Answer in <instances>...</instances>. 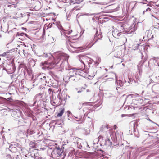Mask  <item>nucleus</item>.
<instances>
[{
  "label": "nucleus",
  "instance_id": "nucleus-24",
  "mask_svg": "<svg viewBox=\"0 0 159 159\" xmlns=\"http://www.w3.org/2000/svg\"><path fill=\"white\" fill-rule=\"evenodd\" d=\"M113 73V72H111L109 74V75L108 76H109V77H110L109 78H110V79H113V77H114L113 75H111V73ZM108 76V75H107L106 76H105V77H107Z\"/></svg>",
  "mask_w": 159,
  "mask_h": 159
},
{
  "label": "nucleus",
  "instance_id": "nucleus-21",
  "mask_svg": "<svg viewBox=\"0 0 159 159\" xmlns=\"http://www.w3.org/2000/svg\"><path fill=\"white\" fill-rule=\"evenodd\" d=\"M71 14V13L70 12H69L68 13V12H67V15H66L67 19L68 20H69V19H68V18L69 17H70V16Z\"/></svg>",
  "mask_w": 159,
  "mask_h": 159
},
{
  "label": "nucleus",
  "instance_id": "nucleus-22",
  "mask_svg": "<svg viewBox=\"0 0 159 159\" xmlns=\"http://www.w3.org/2000/svg\"><path fill=\"white\" fill-rule=\"evenodd\" d=\"M18 35L19 36H24V35H25V36H26L27 37V35L24 33H20V34L18 33Z\"/></svg>",
  "mask_w": 159,
  "mask_h": 159
},
{
  "label": "nucleus",
  "instance_id": "nucleus-29",
  "mask_svg": "<svg viewBox=\"0 0 159 159\" xmlns=\"http://www.w3.org/2000/svg\"><path fill=\"white\" fill-rule=\"evenodd\" d=\"M72 30H70V31H67L66 32H65V33H66L67 34H70L72 33Z\"/></svg>",
  "mask_w": 159,
  "mask_h": 159
},
{
  "label": "nucleus",
  "instance_id": "nucleus-13",
  "mask_svg": "<svg viewBox=\"0 0 159 159\" xmlns=\"http://www.w3.org/2000/svg\"><path fill=\"white\" fill-rule=\"evenodd\" d=\"M32 157H34V159H42L41 157L38 155V154H31Z\"/></svg>",
  "mask_w": 159,
  "mask_h": 159
},
{
  "label": "nucleus",
  "instance_id": "nucleus-41",
  "mask_svg": "<svg viewBox=\"0 0 159 159\" xmlns=\"http://www.w3.org/2000/svg\"><path fill=\"white\" fill-rule=\"evenodd\" d=\"M106 142H107V141H108L109 142H110L109 139H107V140H106Z\"/></svg>",
  "mask_w": 159,
  "mask_h": 159
},
{
  "label": "nucleus",
  "instance_id": "nucleus-46",
  "mask_svg": "<svg viewBox=\"0 0 159 159\" xmlns=\"http://www.w3.org/2000/svg\"><path fill=\"white\" fill-rule=\"evenodd\" d=\"M0 99H4V98H3L0 97Z\"/></svg>",
  "mask_w": 159,
  "mask_h": 159
},
{
  "label": "nucleus",
  "instance_id": "nucleus-43",
  "mask_svg": "<svg viewBox=\"0 0 159 159\" xmlns=\"http://www.w3.org/2000/svg\"><path fill=\"white\" fill-rule=\"evenodd\" d=\"M81 92V91H78V93H80Z\"/></svg>",
  "mask_w": 159,
  "mask_h": 159
},
{
  "label": "nucleus",
  "instance_id": "nucleus-23",
  "mask_svg": "<svg viewBox=\"0 0 159 159\" xmlns=\"http://www.w3.org/2000/svg\"><path fill=\"white\" fill-rule=\"evenodd\" d=\"M51 103L52 105H55L56 104H57V101H51Z\"/></svg>",
  "mask_w": 159,
  "mask_h": 159
},
{
  "label": "nucleus",
  "instance_id": "nucleus-20",
  "mask_svg": "<svg viewBox=\"0 0 159 159\" xmlns=\"http://www.w3.org/2000/svg\"><path fill=\"white\" fill-rule=\"evenodd\" d=\"M122 32H118L117 33H116L117 35L118 36H119L121 34H122ZM112 34H114V35H116V33L114 31L113 32H112Z\"/></svg>",
  "mask_w": 159,
  "mask_h": 159
},
{
  "label": "nucleus",
  "instance_id": "nucleus-9",
  "mask_svg": "<svg viewBox=\"0 0 159 159\" xmlns=\"http://www.w3.org/2000/svg\"><path fill=\"white\" fill-rule=\"evenodd\" d=\"M75 140L77 141L76 143L78 147L79 148L81 149L82 147V145L81 143L82 140L81 139L78 137H76L75 138Z\"/></svg>",
  "mask_w": 159,
  "mask_h": 159
},
{
  "label": "nucleus",
  "instance_id": "nucleus-2",
  "mask_svg": "<svg viewBox=\"0 0 159 159\" xmlns=\"http://www.w3.org/2000/svg\"><path fill=\"white\" fill-rule=\"evenodd\" d=\"M68 74L67 77L68 79H70L73 76H75L77 74H80L82 76H83L85 73H88L89 72V70L84 68L82 69V68H78V70L75 68L67 70Z\"/></svg>",
  "mask_w": 159,
  "mask_h": 159
},
{
  "label": "nucleus",
  "instance_id": "nucleus-54",
  "mask_svg": "<svg viewBox=\"0 0 159 159\" xmlns=\"http://www.w3.org/2000/svg\"><path fill=\"white\" fill-rule=\"evenodd\" d=\"M105 70H107V69H105Z\"/></svg>",
  "mask_w": 159,
  "mask_h": 159
},
{
  "label": "nucleus",
  "instance_id": "nucleus-47",
  "mask_svg": "<svg viewBox=\"0 0 159 159\" xmlns=\"http://www.w3.org/2000/svg\"><path fill=\"white\" fill-rule=\"evenodd\" d=\"M86 103V104H89V102H87V103Z\"/></svg>",
  "mask_w": 159,
  "mask_h": 159
},
{
  "label": "nucleus",
  "instance_id": "nucleus-50",
  "mask_svg": "<svg viewBox=\"0 0 159 159\" xmlns=\"http://www.w3.org/2000/svg\"><path fill=\"white\" fill-rule=\"evenodd\" d=\"M39 134V133H37V134H38H38Z\"/></svg>",
  "mask_w": 159,
  "mask_h": 159
},
{
  "label": "nucleus",
  "instance_id": "nucleus-34",
  "mask_svg": "<svg viewBox=\"0 0 159 159\" xmlns=\"http://www.w3.org/2000/svg\"><path fill=\"white\" fill-rule=\"evenodd\" d=\"M75 118L77 119V120H76L77 121H80V120L81 119V118H78L77 117H75Z\"/></svg>",
  "mask_w": 159,
  "mask_h": 159
},
{
  "label": "nucleus",
  "instance_id": "nucleus-36",
  "mask_svg": "<svg viewBox=\"0 0 159 159\" xmlns=\"http://www.w3.org/2000/svg\"><path fill=\"white\" fill-rule=\"evenodd\" d=\"M117 128V127L116 126V125H115L114 126H113V129H116V128Z\"/></svg>",
  "mask_w": 159,
  "mask_h": 159
},
{
  "label": "nucleus",
  "instance_id": "nucleus-38",
  "mask_svg": "<svg viewBox=\"0 0 159 159\" xmlns=\"http://www.w3.org/2000/svg\"><path fill=\"white\" fill-rule=\"evenodd\" d=\"M130 107L131 108H133L134 109H135V108L136 107H134L133 106L131 105V107Z\"/></svg>",
  "mask_w": 159,
  "mask_h": 159
},
{
  "label": "nucleus",
  "instance_id": "nucleus-37",
  "mask_svg": "<svg viewBox=\"0 0 159 159\" xmlns=\"http://www.w3.org/2000/svg\"><path fill=\"white\" fill-rule=\"evenodd\" d=\"M61 53V52H56V53H55V56L56 57H57V56H56V55H55V54H56V53ZM54 61H56V60H57V59H56H56H55V58H54Z\"/></svg>",
  "mask_w": 159,
  "mask_h": 159
},
{
  "label": "nucleus",
  "instance_id": "nucleus-35",
  "mask_svg": "<svg viewBox=\"0 0 159 159\" xmlns=\"http://www.w3.org/2000/svg\"><path fill=\"white\" fill-rule=\"evenodd\" d=\"M134 29H131V30L130 31V32H129V33H131L132 32H134Z\"/></svg>",
  "mask_w": 159,
  "mask_h": 159
},
{
  "label": "nucleus",
  "instance_id": "nucleus-7",
  "mask_svg": "<svg viewBox=\"0 0 159 159\" xmlns=\"http://www.w3.org/2000/svg\"><path fill=\"white\" fill-rule=\"evenodd\" d=\"M42 96L43 94L41 93L38 94L35 96L34 98V105L36 103L37 101L41 100Z\"/></svg>",
  "mask_w": 159,
  "mask_h": 159
},
{
  "label": "nucleus",
  "instance_id": "nucleus-49",
  "mask_svg": "<svg viewBox=\"0 0 159 159\" xmlns=\"http://www.w3.org/2000/svg\"><path fill=\"white\" fill-rule=\"evenodd\" d=\"M0 104H2V103H1V101H0Z\"/></svg>",
  "mask_w": 159,
  "mask_h": 159
},
{
  "label": "nucleus",
  "instance_id": "nucleus-17",
  "mask_svg": "<svg viewBox=\"0 0 159 159\" xmlns=\"http://www.w3.org/2000/svg\"><path fill=\"white\" fill-rule=\"evenodd\" d=\"M8 56H9V52H5L2 54L0 55V56H2V57H7Z\"/></svg>",
  "mask_w": 159,
  "mask_h": 159
},
{
  "label": "nucleus",
  "instance_id": "nucleus-31",
  "mask_svg": "<svg viewBox=\"0 0 159 159\" xmlns=\"http://www.w3.org/2000/svg\"><path fill=\"white\" fill-rule=\"evenodd\" d=\"M98 31H96V34L95 35L94 38H95V39L97 37H98Z\"/></svg>",
  "mask_w": 159,
  "mask_h": 159
},
{
  "label": "nucleus",
  "instance_id": "nucleus-25",
  "mask_svg": "<svg viewBox=\"0 0 159 159\" xmlns=\"http://www.w3.org/2000/svg\"><path fill=\"white\" fill-rule=\"evenodd\" d=\"M48 92L51 95H52V96L53 95V91H52V90L51 89H49Z\"/></svg>",
  "mask_w": 159,
  "mask_h": 159
},
{
  "label": "nucleus",
  "instance_id": "nucleus-11",
  "mask_svg": "<svg viewBox=\"0 0 159 159\" xmlns=\"http://www.w3.org/2000/svg\"><path fill=\"white\" fill-rule=\"evenodd\" d=\"M82 76L80 74H77L75 76H73L70 78L71 80L74 81H77L79 79H80V76Z\"/></svg>",
  "mask_w": 159,
  "mask_h": 159
},
{
  "label": "nucleus",
  "instance_id": "nucleus-10",
  "mask_svg": "<svg viewBox=\"0 0 159 159\" xmlns=\"http://www.w3.org/2000/svg\"><path fill=\"white\" fill-rule=\"evenodd\" d=\"M151 9L148 7L145 10H144L143 12V15H148L151 14Z\"/></svg>",
  "mask_w": 159,
  "mask_h": 159
},
{
  "label": "nucleus",
  "instance_id": "nucleus-45",
  "mask_svg": "<svg viewBox=\"0 0 159 159\" xmlns=\"http://www.w3.org/2000/svg\"><path fill=\"white\" fill-rule=\"evenodd\" d=\"M52 38L53 39V41H54V40L55 41V40H54V39L53 37H52Z\"/></svg>",
  "mask_w": 159,
  "mask_h": 159
},
{
  "label": "nucleus",
  "instance_id": "nucleus-39",
  "mask_svg": "<svg viewBox=\"0 0 159 159\" xmlns=\"http://www.w3.org/2000/svg\"><path fill=\"white\" fill-rule=\"evenodd\" d=\"M126 116V115H125V114H122L121 115L122 117H124V116Z\"/></svg>",
  "mask_w": 159,
  "mask_h": 159
},
{
  "label": "nucleus",
  "instance_id": "nucleus-15",
  "mask_svg": "<svg viewBox=\"0 0 159 159\" xmlns=\"http://www.w3.org/2000/svg\"><path fill=\"white\" fill-rule=\"evenodd\" d=\"M37 6H36L34 8L35 9L39 10L41 8V4L40 2H38L36 3Z\"/></svg>",
  "mask_w": 159,
  "mask_h": 159
},
{
  "label": "nucleus",
  "instance_id": "nucleus-18",
  "mask_svg": "<svg viewBox=\"0 0 159 159\" xmlns=\"http://www.w3.org/2000/svg\"><path fill=\"white\" fill-rule=\"evenodd\" d=\"M64 112V109H63L57 115V117H60L62 116Z\"/></svg>",
  "mask_w": 159,
  "mask_h": 159
},
{
  "label": "nucleus",
  "instance_id": "nucleus-32",
  "mask_svg": "<svg viewBox=\"0 0 159 159\" xmlns=\"http://www.w3.org/2000/svg\"><path fill=\"white\" fill-rule=\"evenodd\" d=\"M102 128H104V129H105V128H106L107 129H108V125H106V126H102V127H101V130H102Z\"/></svg>",
  "mask_w": 159,
  "mask_h": 159
},
{
  "label": "nucleus",
  "instance_id": "nucleus-52",
  "mask_svg": "<svg viewBox=\"0 0 159 159\" xmlns=\"http://www.w3.org/2000/svg\"><path fill=\"white\" fill-rule=\"evenodd\" d=\"M149 120V121H150L152 122V121L151 120Z\"/></svg>",
  "mask_w": 159,
  "mask_h": 159
},
{
  "label": "nucleus",
  "instance_id": "nucleus-5",
  "mask_svg": "<svg viewBox=\"0 0 159 159\" xmlns=\"http://www.w3.org/2000/svg\"><path fill=\"white\" fill-rule=\"evenodd\" d=\"M79 60L80 62L83 64V67H85V62H88V60H90V58L85 56H78Z\"/></svg>",
  "mask_w": 159,
  "mask_h": 159
},
{
  "label": "nucleus",
  "instance_id": "nucleus-3",
  "mask_svg": "<svg viewBox=\"0 0 159 159\" xmlns=\"http://www.w3.org/2000/svg\"><path fill=\"white\" fill-rule=\"evenodd\" d=\"M65 155L63 150L59 147L54 148L51 153V157L54 159H64Z\"/></svg>",
  "mask_w": 159,
  "mask_h": 159
},
{
  "label": "nucleus",
  "instance_id": "nucleus-42",
  "mask_svg": "<svg viewBox=\"0 0 159 159\" xmlns=\"http://www.w3.org/2000/svg\"><path fill=\"white\" fill-rule=\"evenodd\" d=\"M141 57H143V54H142V53H141Z\"/></svg>",
  "mask_w": 159,
  "mask_h": 159
},
{
  "label": "nucleus",
  "instance_id": "nucleus-19",
  "mask_svg": "<svg viewBox=\"0 0 159 159\" xmlns=\"http://www.w3.org/2000/svg\"><path fill=\"white\" fill-rule=\"evenodd\" d=\"M101 61V59L99 57H98L96 58V63H97L98 64H99Z\"/></svg>",
  "mask_w": 159,
  "mask_h": 159
},
{
  "label": "nucleus",
  "instance_id": "nucleus-1",
  "mask_svg": "<svg viewBox=\"0 0 159 159\" xmlns=\"http://www.w3.org/2000/svg\"><path fill=\"white\" fill-rule=\"evenodd\" d=\"M55 55L57 56V58L54 62H48L46 61L42 63L45 69H51L56 66L57 67H60L62 68H64L65 64L67 63L66 60H67L68 58L67 55L63 53H57Z\"/></svg>",
  "mask_w": 159,
  "mask_h": 159
},
{
  "label": "nucleus",
  "instance_id": "nucleus-51",
  "mask_svg": "<svg viewBox=\"0 0 159 159\" xmlns=\"http://www.w3.org/2000/svg\"><path fill=\"white\" fill-rule=\"evenodd\" d=\"M144 91H143L142 92V93H143Z\"/></svg>",
  "mask_w": 159,
  "mask_h": 159
},
{
  "label": "nucleus",
  "instance_id": "nucleus-14",
  "mask_svg": "<svg viewBox=\"0 0 159 159\" xmlns=\"http://www.w3.org/2000/svg\"><path fill=\"white\" fill-rule=\"evenodd\" d=\"M40 56L42 57H43L47 58L48 57H51L52 56L50 53H44L43 54Z\"/></svg>",
  "mask_w": 159,
  "mask_h": 159
},
{
  "label": "nucleus",
  "instance_id": "nucleus-44",
  "mask_svg": "<svg viewBox=\"0 0 159 159\" xmlns=\"http://www.w3.org/2000/svg\"><path fill=\"white\" fill-rule=\"evenodd\" d=\"M89 14H88V13H86V14H85V15H89Z\"/></svg>",
  "mask_w": 159,
  "mask_h": 159
},
{
  "label": "nucleus",
  "instance_id": "nucleus-48",
  "mask_svg": "<svg viewBox=\"0 0 159 159\" xmlns=\"http://www.w3.org/2000/svg\"><path fill=\"white\" fill-rule=\"evenodd\" d=\"M60 100H61V98L60 97Z\"/></svg>",
  "mask_w": 159,
  "mask_h": 159
},
{
  "label": "nucleus",
  "instance_id": "nucleus-30",
  "mask_svg": "<svg viewBox=\"0 0 159 159\" xmlns=\"http://www.w3.org/2000/svg\"><path fill=\"white\" fill-rule=\"evenodd\" d=\"M139 44H138L135 47H134V50H135L137 49H138V47H139Z\"/></svg>",
  "mask_w": 159,
  "mask_h": 159
},
{
  "label": "nucleus",
  "instance_id": "nucleus-6",
  "mask_svg": "<svg viewBox=\"0 0 159 159\" xmlns=\"http://www.w3.org/2000/svg\"><path fill=\"white\" fill-rule=\"evenodd\" d=\"M111 74L114 77H115L116 78V82L117 83L118 86H119V87L118 86L116 88V89L117 90V88H119L120 87L123 85V82H122L121 80H117V77L116 75V74L115 73H112Z\"/></svg>",
  "mask_w": 159,
  "mask_h": 159
},
{
  "label": "nucleus",
  "instance_id": "nucleus-12",
  "mask_svg": "<svg viewBox=\"0 0 159 159\" xmlns=\"http://www.w3.org/2000/svg\"><path fill=\"white\" fill-rule=\"evenodd\" d=\"M70 1V4L80 3L83 1V0H69Z\"/></svg>",
  "mask_w": 159,
  "mask_h": 159
},
{
  "label": "nucleus",
  "instance_id": "nucleus-53",
  "mask_svg": "<svg viewBox=\"0 0 159 159\" xmlns=\"http://www.w3.org/2000/svg\"><path fill=\"white\" fill-rule=\"evenodd\" d=\"M146 6H148V4H147Z\"/></svg>",
  "mask_w": 159,
  "mask_h": 159
},
{
  "label": "nucleus",
  "instance_id": "nucleus-26",
  "mask_svg": "<svg viewBox=\"0 0 159 159\" xmlns=\"http://www.w3.org/2000/svg\"><path fill=\"white\" fill-rule=\"evenodd\" d=\"M58 27L59 28V30H64L62 26L61 25H59L58 26Z\"/></svg>",
  "mask_w": 159,
  "mask_h": 159
},
{
  "label": "nucleus",
  "instance_id": "nucleus-27",
  "mask_svg": "<svg viewBox=\"0 0 159 159\" xmlns=\"http://www.w3.org/2000/svg\"><path fill=\"white\" fill-rule=\"evenodd\" d=\"M102 38V35L101 34L98 35V37H97L96 38L97 39H99L100 38Z\"/></svg>",
  "mask_w": 159,
  "mask_h": 159
},
{
  "label": "nucleus",
  "instance_id": "nucleus-4",
  "mask_svg": "<svg viewBox=\"0 0 159 159\" xmlns=\"http://www.w3.org/2000/svg\"><path fill=\"white\" fill-rule=\"evenodd\" d=\"M45 75L43 73H40L36 75L34 82L36 85L44 84L47 82Z\"/></svg>",
  "mask_w": 159,
  "mask_h": 159
},
{
  "label": "nucleus",
  "instance_id": "nucleus-40",
  "mask_svg": "<svg viewBox=\"0 0 159 159\" xmlns=\"http://www.w3.org/2000/svg\"><path fill=\"white\" fill-rule=\"evenodd\" d=\"M68 114H71V112L70 111H68Z\"/></svg>",
  "mask_w": 159,
  "mask_h": 159
},
{
  "label": "nucleus",
  "instance_id": "nucleus-33",
  "mask_svg": "<svg viewBox=\"0 0 159 159\" xmlns=\"http://www.w3.org/2000/svg\"><path fill=\"white\" fill-rule=\"evenodd\" d=\"M90 60H88V62L89 63H91L92 62V61H93V60L91 58H90Z\"/></svg>",
  "mask_w": 159,
  "mask_h": 159
},
{
  "label": "nucleus",
  "instance_id": "nucleus-28",
  "mask_svg": "<svg viewBox=\"0 0 159 159\" xmlns=\"http://www.w3.org/2000/svg\"><path fill=\"white\" fill-rule=\"evenodd\" d=\"M51 101H56V97L54 98L53 95L52 96V98H51Z\"/></svg>",
  "mask_w": 159,
  "mask_h": 159
},
{
  "label": "nucleus",
  "instance_id": "nucleus-55",
  "mask_svg": "<svg viewBox=\"0 0 159 159\" xmlns=\"http://www.w3.org/2000/svg\"><path fill=\"white\" fill-rule=\"evenodd\" d=\"M97 41V40H96V41H95V43L96 42V41Z\"/></svg>",
  "mask_w": 159,
  "mask_h": 159
},
{
  "label": "nucleus",
  "instance_id": "nucleus-8",
  "mask_svg": "<svg viewBox=\"0 0 159 159\" xmlns=\"http://www.w3.org/2000/svg\"><path fill=\"white\" fill-rule=\"evenodd\" d=\"M122 55V52L120 48L119 47L118 48V50L115 52V54L114 56L116 58H120Z\"/></svg>",
  "mask_w": 159,
  "mask_h": 159
},
{
  "label": "nucleus",
  "instance_id": "nucleus-16",
  "mask_svg": "<svg viewBox=\"0 0 159 159\" xmlns=\"http://www.w3.org/2000/svg\"><path fill=\"white\" fill-rule=\"evenodd\" d=\"M116 136V133L115 131H112L110 133V136L112 139H114Z\"/></svg>",
  "mask_w": 159,
  "mask_h": 159
}]
</instances>
